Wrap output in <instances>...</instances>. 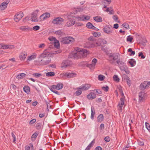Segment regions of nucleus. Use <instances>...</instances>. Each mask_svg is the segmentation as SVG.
<instances>
[{"label": "nucleus", "mask_w": 150, "mask_h": 150, "mask_svg": "<svg viewBox=\"0 0 150 150\" xmlns=\"http://www.w3.org/2000/svg\"><path fill=\"white\" fill-rule=\"evenodd\" d=\"M122 25L127 29H129V25L128 23H124Z\"/></svg>", "instance_id": "47"}, {"label": "nucleus", "mask_w": 150, "mask_h": 150, "mask_svg": "<svg viewBox=\"0 0 150 150\" xmlns=\"http://www.w3.org/2000/svg\"><path fill=\"white\" fill-rule=\"evenodd\" d=\"M86 26L88 28L91 29H92V28L94 26L93 24L90 22L87 23L86 24Z\"/></svg>", "instance_id": "33"}, {"label": "nucleus", "mask_w": 150, "mask_h": 150, "mask_svg": "<svg viewBox=\"0 0 150 150\" xmlns=\"http://www.w3.org/2000/svg\"><path fill=\"white\" fill-rule=\"evenodd\" d=\"M40 28V27L38 25H35L33 28L32 30L35 31H37Z\"/></svg>", "instance_id": "53"}, {"label": "nucleus", "mask_w": 150, "mask_h": 150, "mask_svg": "<svg viewBox=\"0 0 150 150\" xmlns=\"http://www.w3.org/2000/svg\"><path fill=\"white\" fill-rule=\"evenodd\" d=\"M96 97V94L93 92H91L87 96V98L89 100H93Z\"/></svg>", "instance_id": "15"}, {"label": "nucleus", "mask_w": 150, "mask_h": 150, "mask_svg": "<svg viewBox=\"0 0 150 150\" xmlns=\"http://www.w3.org/2000/svg\"><path fill=\"white\" fill-rule=\"evenodd\" d=\"M9 2V1L7 0L4 1L0 5V10H4L7 7L8 4Z\"/></svg>", "instance_id": "11"}, {"label": "nucleus", "mask_w": 150, "mask_h": 150, "mask_svg": "<svg viewBox=\"0 0 150 150\" xmlns=\"http://www.w3.org/2000/svg\"><path fill=\"white\" fill-rule=\"evenodd\" d=\"M93 91H96V93H97V94L98 95L101 94L102 93V91L100 89H94L93 90H92Z\"/></svg>", "instance_id": "54"}, {"label": "nucleus", "mask_w": 150, "mask_h": 150, "mask_svg": "<svg viewBox=\"0 0 150 150\" xmlns=\"http://www.w3.org/2000/svg\"><path fill=\"white\" fill-rule=\"evenodd\" d=\"M24 91L26 93L28 94L30 92V88L28 86H25L23 88Z\"/></svg>", "instance_id": "25"}, {"label": "nucleus", "mask_w": 150, "mask_h": 150, "mask_svg": "<svg viewBox=\"0 0 150 150\" xmlns=\"http://www.w3.org/2000/svg\"><path fill=\"white\" fill-rule=\"evenodd\" d=\"M75 41L74 38L72 37L68 36L62 38L61 42L64 44H68L72 43L74 42Z\"/></svg>", "instance_id": "2"}, {"label": "nucleus", "mask_w": 150, "mask_h": 150, "mask_svg": "<svg viewBox=\"0 0 150 150\" xmlns=\"http://www.w3.org/2000/svg\"><path fill=\"white\" fill-rule=\"evenodd\" d=\"M23 13L22 11L18 13L15 15L14 17V19L16 22H18L20 20L23 16Z\"/></svg>", "instance_id": "6"}, {"label": "nucleus", "mask_w": 150, "mask_h": 150, "mask_svg": "<svg viewBox=\"0 0 150 150\" xmlns=\"http://www.w3.org/2000/svg\"><path fill=\"white\" fill-rule=\"evenodd\" d=\"M54 47L59 49L60 48V43L58 40H56L53 43Z\"/></svg>", "instance_id": "22"}, {"label": "nucleus", "mask_w": 150, "mask_h": 150, "mask_svg": "<svg viewBox=\"0 0 150 150\" xmlns=\"http://www.w3.org/2000/svg\"><path fill=\"white\" fill-rule=\"evenodd\" d=\"M64 76H66L68 78L74 77L76 75L75 73L64 72L63 74Z\"/></svg>", "instance_id": "12"}, {"label": "nucleus", "mask_w": 150, "mask_h": 150, "mask_svg": "<svg viewBox=\"0 0 150 150\" xmlns=\"http://www.w3.org/2000/svg\"><path fill=\"white\" fill-rule=\"evenodd\" d=\"M99 128L101 130H103L105 128L104 124L103 123L101 124Z\"/></svg>", "instance_id": "64"}, {"label": "nucleus", "mask_w": 150, "mask_h": 150, "mask_svg": "<svg viewBox=\"0 0 150 150\" xmlns=\"http://www.w3.org/2000/svg\"><path fill=\"white\" fill-rule=\"evenodd\" d=\"M146 83V82L144 81L140 84L139 87L141 90L143 91L146 88L147 86Z\"/></svg>", "instance_id": "19"}, {"label": "nucleus", "mask_w": 150, "mask_h": 150, "mask_svg": "<svg viewBox=\"0 0 150 150\" xmlns=\"http://www.w3.org/2000/svg\"><path fill=\"white\" fill-rule=\"evenodd\" d=\"M113 80L117 82H119L120 81V79L116 74L113 76Z\"/></svg>", "instance_id": "35"}, {"label": "nucleus", "mask_w": 150, "mask_h": 150, "mask_svg": "<svg viewBox=\"0 0 150 150\" xmlns=\"http://www.w3.org/2000/svg\"><path fill=\"white\" fill-rule=\"evenodd\" d=\"M105 78V76L102 75H99L98 76V79L100 81H103L104 79Z\"/></svg>", "instance_id": "42"}, {"label": "nucleus", "mask_w": 150, "mask_h": 150, "mask_svg": "<svg viewBox=\"0 0 150 150\" xmlns=\"http://www.w3.org/2000/svg\"><path fill=\"white\" fill-rule=\"evenodd\" d=\"M26 74L23 73H21L18 74L16 77V78L18 80L22 79L26 76Z\"/></svg>", "instance_id": "23"}, {"label": "nucleus", "mask_w": 150, "mask_h": 150, "mask_svg": "<svg viewBox=\"0 0 150 150\" xmlns=\"http://www.w3.org/2000/svg\"><path fill=\"white\" fill-rule=\"evenodd\" d=\"M81 90H78L76 91L75 94L76 96H79L82 93V91Z\"/></svg>", "instance_id": "48"}, {"label": "nucleus", "mask_w": 150, "mask_h": 150, "mask_svg": "<svg viewBox=\"0 0 150 150\" xmlns=\"http://www.w3.org/2000/svg\"><path fill=\"white\" fill-rule=\"evenodd\" d=\"M93 34L95 37H99L101 35L100 33L97 32H93Z\"/></svg>", "instance_id": "38"}, {"label": "nucleus", "mask_w": 150, "mask_h": 150, "mask_svg": "<svg viewBox=\"0 0 150 150\" xmlns=\"http://www.w3.org/2000/svg\"><path fill=\"white\" fill-rule=\"evenodd\" d=\"M86 64V67H89L90 69H91L95 67L94 66H93V65L92 64Z\"/></svg>", "instance_id": "61"}, {"label": "nucleus", "mask_w": 150, "mask_h": 150, "mask_svg": "<svg viewBox=\"0 0 150 150\" xmlns=\"http://www.w3.org/2000/svg\"><path fill=\"white\" fill-rule=\"evenodd\" d=\"M90 18V16H86L84 15V17L83 19L82 20V21H84L85 20H87L89 19Z\"/></svg>", "instance_id": "60"}, {"label": "nucleus", "mask_w": 150, "mask_h": 150, "mask_svg": "<svg viewBox=\"0 0 150 150\" xmlns=\"http://www.w3.org/2000/svg\"><path fill=\"white\" fill-rule=\"evenodd\" d=\"M80 52V53H78L79 54L78 56L79 58L81 59L86 57L87 56L88 53H89L90 51L86 49H81Z\"/></svg>", "instance_id": "3"}, {"label": "nucleus", "mask_w": 150, "mask_h": 150, "mask_svg": "<svg viewBox=\"0 0 150 150\" xmlns=\"http://www.w3.org/2000/svg\"><path fill=\"white\" fill-rule=\"evenodd\" d=\"M50 90L51 91V90H53L55 89H57V85H52L51 86V88H50Z\"/></svg>", "instance_id": "62"}, {"label": "nucleus", "mask_w": 150, "mask_h": 150, "mask_svg": "<svg viewBox=\"0 0 150 150\" xmlns=\"http://www.w3.org/2000/svg\"><path fill=\"white\" fill-rule=\"evenodd\" d=\"M126 81L127 82V85L129 86H130L131 84V81L130 79V78H128V79H127Z\"/></svg>", "instance_id": "59"}, {"label": "nucleus", "mask_w": 150, "mask_h": 150, "mask_svg": "<svg viewBox=\"0 0 150 150\" xmlns=\"http://www.w3.org/2000/svg\"><path fill=\"white\" fill-rule=\"evenodd\" d=\"M79 54L76 51H73L70 53L68 56L69 58H73L74 59H79V57L78 56Z\"/></svg>", "instance_id": "5"}, {"label": "nucleus", "mask_w": 150, "mask_h": 150, "mask_svg": "<svg viewBox=\"0 0 150 150\" xmlns=\"http://www.w3.org/2000/svg\"><path fill=\"white\" fill-rule=\"evenodd\" d=\"M14 48L13 45H3V49H11Z\"/></svg>", "instance_id": "24"}, {"label": "nucleus", "mask_w": 150, "mask_h": 150, "mask_svg": "<svg viewBox=\"0 0 150 150\" xmlns=\"http://www.w3.org/2000/svg\"><path fill=\"white\" fill-rule=\"evenodd\" d=\"M133 39V38L131 35H129L127 36V41L128 42H132Z\"/></svg>", "instance_id": "37"}, {"label": "nucleus", "mask_w": 150, "mask_h": 150, "mask_svg": "<svg viewBox=\"0 0 150 150\" xmlns=\"http://www.w3.org/2000/svg\"><path fill=\"white\" fill-rule=\"evenodd\" d=\"M50 55V54H48L47 55H46V54H44L43 53L41 54L40 56L41 58H47L48 57V56Z\"/></svg>", "instance_id": "55"}, {"label": "nucleus", "mask_w": 150, "mask_h": 150, "mask_svg": "<svg viewBox=\"0 0 150 150\" xmlns=\"http://www.w3.org/2000/svg\"><path fill=\"white\" fill-rule=\"evenodd\" d=\"M51 61V60L50 58H49L48 60H46V61L43 60L41 59V65H44L48 64Z\"/></svg>", "instance_id": "20"}, {"label": "nucleus", "mask_w": 150, "mask_h": 150, "mask_svg": "<svg viewBox=\"0 0 150 150\" xmlns=\"http://www.w3.org/2000/svg\"><path fill=\"white\" fill-rule=\"evenodd\" d=\"M138 56L139 57H141L142 59L145 58V56L143 55V53L142 52H139L138 54Z\"/></svg>", "instance_id": "49"}, {"label": "nucleus", "mask_w": 150, "mask_h": 150, "mask_svg": "<svg viewBox=\"0 0 150 150\" xmlns=\"http://www.w3.org/2000/svg\"><path fill=\"white\" fill-rule=\"evenodd\" d=\"M89 43L88 42H87L85 44V45L84 46V47L85 48H90V47H92V46H94V45L93 44H91V45H89Z\"/></svg>", "instance_id": "41"}, {"label": "nucleus", "mask_w": 150, "mask_h": 150, "mask_svg": "<svg viewBox=\"0 0 150 150\" xmlns=\"http://www.w3.org/2000/svg\"><path fill=\"white\" fill-rule=\"evenodd\" d=\"M62 51L60 50H59L54 51L52 53H51V55H50V57H52V54H56L59 53L61 52Z\"/></svg>", "instance_id": "39"}, {"label": "nucleus", "mask_w": 150, "mask_h": 150, "mask_svg": "<svg viewBox=\"0 0 150 150\" xmlns=\"http://www.w3.org/2000/svg\"><path fill=\"white\" fill-rule=\"evenodd\" d=\"M37 55L36 54H34L33 55H31L30 56L28 57L27 60L30 61L32 59H34L36 57Z\"/></svg>", "instance_id": "29"}, {"label": "nucleus", "mask_w": 150, "mask_h": 150, "mask_svg": "<svg viewBox=\"0 0 150 150\" xmlns=\"http://www.w3.org/2000/svg\"><path fill=\"white\" fill-rule=\"evenodd\" d=\"M112 28H111L108 25H106L103 29V30L105 33L110 34L112 33Z\"/></svg>", "instance_id": "9"}, {"label": "nucleus", "mask_w": 150, "mask_h": 150, "mask_svg": "<svg viewBox=\"0 0 150 150\" xmlns=\"http://www.w3.org/2000/svg\"><path fill=\"white\" fill-rule=\"evenodd\" d=\"M72 64V62L69 59L64 60L61 64V67L62 68H65L68 67L70 66Z\"/></svg>", "instance_id": "4"}, {"label": "nucleus", "mask_w": 150, "mask_h": 150, "mask_svg": "<svg viewBox=\"0 0 150 150\" xmlns=\"http://www.w3.org/2000/svg\"><path fill=\"white\" fill-rule=\"evenodd\" d=\"M36 121V119H33L32 120H31L29 122L30 125L32 124L35 122Z\"/></svg>", "instance_id": "63"}, {"label": "nucleus", "mask_w": 150, "mask_h": 150, "mask_svg": "<svg viewBox=\"0 0 150 150\" xmlns=\"http://www.w3.org/2000/svg\"><path fill=\"white\" fill-rule=\"evenodd\" d=\"M33 76L36 78L41 76L42 75L40 73H35L33 74Z\"/></svg>", "instance_id": "45"}, {"label": "nucleus", "mask_w": 150, "mask_h": 150, "mask_svg": "<svg viewBox=\"0 0 150 150\" xmlns=\"http://www.w3.org/2000/svg\"><path fill=\"white\" fill-rule=\"evenodd\" d=\"M104 117L103 114H99L97 117V122H102L104 120Z\"/></svg>", "instance_id": "18"}, {"label": "nucleus", "mask_w": 150, "mask_h": 150, "mask_svg": "<svg viewBox=\"0 0 150 150\" xmlns=\"http://www.w3.org/2000/svg\"><path fill=\"white\" fill-rule=\"evenodd\" d=\"M145 125L146 129L149 131L150 130V124L146 122L145 123Z\"/></svg>", "instance_id": "57"}, {"label": "nucleus", "mask_w": 150, "mask_h": 150, "mask_svg": "<svg viewBox=\"0 0 150 150\" xmlns=\"http://www.w3.org/2000/svg\"><path fill=\"white\" fill-rule=\"evenodd\" d=\"M122 80H126L127 79L129 78V77L126 74H124L122 76Z\"/></svg>", "instance_id": "52"}, {"label": "nucleus", "mask_w": 150, "mask_h": 150, "mask_svg": "<svg viewBox=\"0 0 150 150\" xmlns=\"http://www.w3.org/2000/svg\"><path fill=\"white\" fill-rule=\"evenodd\" d=\"M104 140L106 142H108L110 140V138L109 136H107L105 137Z\"/></svg>", "instance_id": "58"}, {"label": "nucleus", "mask_w": 150, "mask_h": 150, "mask_svg": "<svg viewBox=\"0 0 150 150\" xmlns=\"http://www.w3.org/2000/svg\"><path fill=\"white\" fill-rule=\"evenodd\" d=\"M128 62L130 64L131 67H134L136 64V61L133 58L130 59Z\"/></svg>", "instance_id": "16"}, {"label": "nucleus", "mask_w": 150, "mask_h": 150, "mask_svg": "<svg viewBox=\"0 0 150 150\" xmlns=\"http://www.w3.org/2000/svg\"><path fill=\"white\" fill-rule=\"evenodd\" d=\"M84 17V15H82V16H74V17H75L76 18H77L78 19V21H82V20L83 19Z\"/></svg>", "instance_id": "46"}, {"label": "nucleus", "mask_w": 150, "mask_h": 150, "mask_svg": "<svg viewBox=\"0 0 150 150\" xmlns=\"http://www.w3.org/2000/svg\"><path fill=\"white\" fill-rule=\"evenodd\" d=\"M102 89L104 90L105 92H107L108 91L109 89V87L105 85V86H103L102 87Z\"/></svg>", "instance_id": "43"}, {"label": "nucleus", "mask_w": 150, "mask_h": 150, "mask_svg": "<svg viewBox=\"0 0 150 150\" xmlns=\"http://www.w3.org/2000/svg\"><path fill=\"white\" fill-rule=\"evenodd\" d=\"M27 55V53H22L19 56L20 60H24L25 58Z\"/></svg>", "instance_id": "27"}, {"label": "nucleus", "mask_w": 150, "mask_h": 150, "mask_svg": "<svg viewBox=\"0 0 150 150\" xmlns=\"http://www.w3.org/2000/svg\"><path fill=\"white\" fill-rule=\"evenodd\" d=\"M50 13H48L46 12L42 15H41L39 18L41 21L44 20L46 19L49 18L50 17Z\"/></svg>", "instance_id": "10"}, {"label": "nucleus", "mask_w": 150, "mask_h": 150, "mask_svg": "<svg viewBox=\"0 0 150 150\" xmlns=\"http://www.w3.org/2000/svg\"><path fill=\"white\" fill-rule=\"evenodd\" d=\"M64 20L60 17H58L54 18L52 21V23L60 25L62 24V22Z\"/></svg>", "instance_id": "7"}, {"label": "nucleus", "mask_w": 150, "mask_h": 150, "mask_svg": "<svg viewBox=\"0 0 150 150\" xmlns=\"http://www.w3.org/2000/svg\"><path fill=\"white\" fill-rule=\"evenodd\" d=\"M31 21L35 22H38V20L37 18V14L35 12H33L31 14Z\"/></svg>", "instance_id": "14"}, {"label": "nucleus", "mask_w": 150, "mask_h": 150, "mask_svg": "<svg viewBox=\"0 0 150 150\" xmlns=\"http://www.w3.org/2000/svg\"><path fill=\"white\" fill-rule=\"evenodd\" d=\"M139 101L140 102H143L144 99V97L145 94V93L143 91H141L139 93Z\"/></svg>", "instance_id": "13"}, {"label": "nucleus", "mask_w": 150, "mask_h": 150, "mask_svg": "<svg viewBox=\"0 0 150 150\" xmlns=\"http://www.w3.org/2000/svg\"><path fill=\"white\" fill-rule=\"evenodd\" d=\"M91 87V85L89 84H85L82 85L77 88L78 90H81L83 91L88 90Z\"/></svg>", "instance_id": "8"}, {"label": "nucleus", "mask_w": 150, "mask_h": 150, "mask_svg": "<svg viewBox=\"0 0 150 150\" xmlns=\"http://www.w3.org/2000/svg\"><path fill=\"white\" fill-rule=\"evenodd\" d=\"M147 42V40L146 39H143L140 41L139 42L141 45H142L144 47H145L146 45V43Z\"/></svg>", "instance_id": "31"}, {"label": "nucleus", "mask_w": 150, "mask_h": 150, "mask_svg": "<svg viewBox=\"0 0 150 150\" xmlns=\"http://www.w3.org/2000/svg\"><path fill=\"white\" fill-rule=\"evenodd\" d=\"M20 29L25 31H29L32 30V29L31 28L27 26H22L21 27Z\"/></svg>", "instance_id": "21"}, {"label": "nucleus", "mask_w": 150, "mask_h": 150, "mask_svg": "<svg viewBox=\"0 0 150 150\" xmlns=\"http://www.w3.org/2000/svg\"><path fill=\"white\" fill-rule=\"evenodd\" d=\"M64 86V85L62 83H59L57 85V90H59L62 89Z\"/></svg>", "instance_id": "28"}, {"label": "nucleus", "mask_w": 150, "mask_h": 150, "mask_svg": "<svg viewBox=\"0 0 150 150\" xmlns=\"http://www.w3.org/2000/svg\"><path fill=\"white\" fill-rule=\"evenodd\" d=\"M93 18L94 20L97 22H102L103 21L102 18L100 16H97L94 17Z\"/></svg>", "instance_id": "26"}, {"label": "nucleus", "mask_w": 150, "mask_h": 150, "mask_svg": "<svg viewBox=\"0 0 150 150\" xmlns=\"http://www.w3.org/2000/svg\"><path fill=\"white\" fill-rule=\"evenodd\" d=\"M53 33H54L57 35H63V33L60 30H59L56 31H53Z\"/></svg>", "instance_id": "40"}, {"label": "nucleus", "mask_w": 150, "mask_h": 150, "mask_svg": "<svg viewBox=\"0 0 150 150\" xmlns=\"http://www.w3.org/2000/svg\"><path fill=\"white\" fill-rule=\"evenodd\" d=\"M91 118L93 120L94 119V117L95 114V111L94 107L93 106L91 107Z\"/></svg>", "instance_id": "17"}, {"label": "nucleus", "mask_w": 150, "mask_h": 150, "mask_svg": "<svg viewBox=\"0 0 150 150\" xmlns=\"http://www.w3.org/2000/svg\"><path fill=\"white\" fill-rule=\"evenodd\" d=\"M42 123L40 122L36 124L35 128L38 130H40L41 129Z\"/></svg>", "instance_id": "36"}, {"label": "nucleus", "mask_w": 150, "mask_h": 150, "mask_svg": "<svg viewBox=\"0 0 150 150\" xmlns=\"http://www.w3.org/2000/svg\"><path fill=\"white\" fill-rule=\"evenodd\" d=\"M109 57L110 58L112 57V59L115 60L117 59L116 63L118 64L121 70H125V68H127V67L125 63L120 61V59H118L120 56V54L118 53H108L107 54Z\"/></svg>", "instance_id": "1"}, {"label": "nucleus", "mask_w": 150, "mask_h": 150, "mask_svg": "<svg viewBox=\"0 0 150 150\" xmlns=\"http://www.w3.org/2000/svg\"><path fill=\"white\" fill-rule=\"evenodd\" d=\"M127 52H130L129 54L130 56L134 55L135 54V52L134 51H132L131 48H129L127 50Z\"/></svg>", "instance_id": "34"}, {"label": "nucleus", "mask_w": 150, "mask_h": 150, "mask_svg": "<svg viewBox=\"0 0 150 150\" xmlns=\"http://www.w3.org/2000/svg\"><path fill=\"white\" fill-rule=\"evenodd\" d=\"M75 23V21H74L73 23L71 22V21H69L66 23L67 25L68 26H71L73 25Z\"/></svg>", "instance_id": "44"}, {"label": "nucleus", "mask_w": 150, "mask_h": 150, "mask_svg": "<svg viewBox=\"0 0 150 150\" xmlns=\"http://www.w3.org/2000/svg\"><path fill=\"white\" fill-rule=\"evenodd\" d=\"M55 73L53 71H50L47 72L46 74V76L47 77H52L54 76Z\"/></svg>", "instance_id": "30"}, {"label": "nucleus", "mask_w": 150, "mask_h": 150, "mask_svg": "<svg viewBox=\"0 0 150 150\" xmlns=\"http://www.w3.org/2000/svg\"><path fill=\"white\" fill-rule=\"evenodd\" d=\"M38 134V132H35L34 134H33L31 136V139H33V138H34V139H33L32 141H35L36 139L37 136Z\"/></svg>", "instance_id": "32"}, {"label": "nucleus", "mask_w": 150, "mask_h": 150, "mask_svg": "<svg viewBox=\"0 0 150 150\" xmlns=\"http://www.w3.org/2000/svg\"><path fill=\"white\" fill-rule=\"evenodd\" d=\"M112 18L115 21L118 23L120 22L119 21H117V20L118 19V17L117 15H115L113 16H112Z\"/></svg>", "instance_id": "51"}, {"label": "nucleus", "mask_w": 150, "mask_h": 150, "mask_svg": "<svg viewBox=\"0 0 150 150\" xmlns=\"http://www.w3.org/2000/svg\"><path fill=\"white\" fill-rule=\"evenodd\" d=\"M97 61V59L96 58H94L93 59L92 61V64L93 65V66H95Z\"/></svg>", "instance_id": "56"}, {"label": "nucleus", "mask_w": 150, "mask_h": 150, "mask_svg": "<svg viewBox=\"0 0 150 150\" xmlns=\"http://www.w3.org/2000/svg\"><path fill=\"white\" fill-rule=\"evenodd\" d=\"M137 142L138 144L140 146H143L144 145V143L143 141L138 139L137 140Z\"/></svg>", "instance_id": "50"}]
</instances>
